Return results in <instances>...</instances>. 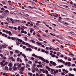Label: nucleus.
<instances>
[{
	"label": "nucleus",
	"mask_w": 76,
	"mask_h": 76,
	"mask_svg": "<svg viewBox=\"0 0 76 76\" xmlns=\"http://www.w3.org/2000/svg\"><path fill=\"white\" fill-rule=\"evenodd\" d=\"M1 10H3V11H4V10H5V9H4V8H1Z\"/></svg>",
	"instance_id": "nucleus-62"
},
{
	"label": "nucleus",
	"mask_w": 76,
	"mask_h": 76,
	"mask_svg": "<svg viewBox=\"0 0 76 76\" xmlns=\"http://www.w3.org/2000/svg\"><path fill=\"white\" fill-rule=\"evenodd\" d=\"M19 60H20V58H18L17 59L18 61H19Z\"/></svg>",
	"instance_id": "nucleus-56"
},
{
	"label": "nucleus",
	"mask_w": 76,
	"mask_h": 76,
	"mask_svg": "<svg viewBox=\"0 0 76 76\" xmlns=\"http://www.w3.org/2000/svg\"><path fill=\"white\" fill-rule=\"evenodd\" d=\"M21 64H19L18 66V67H19V68L21 67Z\"/></svg>",
	"instance_id": "nucleus-40"
},
{
	"label": "nucleus",
	"mask_w": 76,
	"mask_h": 76,
	"mask_svg": "<svg viewBox=\"0 0 76 76\" xmlns=\"http://www.w3.org/2000/svg\"><path fill=\"white\" fill-rule=\"evenodd\" d=\"M39 70H40V72H42V71H43V70H44V69H40Z\"/></svg>",
	"instance_id": "nucleus-43"
},
{
	"label": "nucleus",
	"mask_w": 76,
	"mask_h": 76,
	"mask_svg": "<svg viewBox=\"0 0 76 76\" xmlns=\"http://www.w3.org/2000/svg\"><path fill=\"white\" fill-rule=\"evenodd\" d=\"M9 70H10V71H11V70H12V68L11 67H10L9 68Z\"/></svg>",
	"instance_id": "nucleus-52"
},
{
	"label": "nucleus",
	"mask_w": 76,
	"mask_h": 76,
	"mask_svg": "<svg viewBox=\"0 0 76 76\" xmlns=\"http://www.w3.org/2000/svg\"><path fill=\"white\" fill-rule=\"evenodd\" d=\"M9 49H10V50H12V48L10 47H9Z\"/></svg>",
	"instance_id": "nucleus-53"
},
{
	"label": "nucleus",
	"mask_w": 76,
	"mask_h": 76,
	"mask_svg": "<svg viewBox=\"0 0 76 76\" xmlns=\"http://www.w3.org/2000/svg\"><path fill=\"white\" fill-rule=\"evenodd\" d=\"M50 35H52V36H54V37H55L56 36V35L54 34H53L51 33H50Z\"/></svg>",
	"instance_id": "nucleus-32"
},
{
	"label": "nucleus",
	"mask_w": 76,
	"mask_h": 76,
	"mask_svg": "<svg viewBox=\"0 0 76 76\" xmlns=\"http://www.w3.org/2000/svg\"><path fill=\"white\" fill-rule=\"evenodd\" d=\"M46 62L47 63H49V61L48 60H46Z\"/></svg>",
	"instance_id": "nucleus-57"
},
{
	"label": "nucleus",
	"mask_w": 76,
	"mask_h": 76,
	"mask_svg": "<svg viewBox=\"0 0 76 76\" xmlns=\"http://www.w3.org/2000/svg\"><path fill=\"white\" fill-rule=\"evenodd\" d=\"M5 18V16H1L0 18V19H3V18Z\"/></svg>",
	"instance_id": "nucleus-27"
},
{
	"label": "nucleus",
	"mask_w": 76,
	"mask_h": 76,
	"mask_svg": "<svg viewBox=\"0 0 76 76\" xmlns=\"http://www.w3.org/2000/svg\"><path fill=\"white\" fill-rule=\"evenodd\" d=\"M20 26H18V31H19V30H20Z\"/></svg>",
	"instance_id": "nucleus-33"
},
{
	"label": "nucleus",
	"mask_w": 76,
	"mask_h": 76,
	"mask_svg": "<svg viewBox=\"0 0 76 76\" xmlns=\"http://www.w3.org/2000/svg\"><path fill=\"white\" fill-rule=\"evenodd\" d=\"M52 64L54 66H56V65H57V64H56V63H55V62H53Z\"/></svg>",
	"instance_id": "nucleus-18"
},
{
	"label": "nucleus",
	"mask_w": 76,
	"mask_h": 76,
	"mask_svg": "<svg viewBox=\"0 0 76 76\" xmlns=\"http://www.w3.org/2000/svg\"><path fill=\"white\" fill-rule=\"evenodd\" d=\"M15 52L16 53H17V54H19V50H16L15 51Z\"/></svg>",
	"instance_id": "nucleus-19"
},
{
	"label": "nucleus",
	"mask_w": 76,
	"mask_h": 76,
	"mask_svg": "<svg viewBox=\"0 0 76 76\" xmlns=\"http://www.w3.org/2000/svg\"><path fill=\"white\" fill-rule=\"evenodd\" d=\"M8 34H9V35H10V36L12 35V32H11V31H8Z\"/></svg>",
	"instance_id": "nucleus-11"
},
{
	"label": "nucleus",
	"mask_w": 76,
	"mask_h": 76,
	"mask_svg": "<svg viewBox=\"0 0 76 76\" xmlns=\"http://www.w3.org/2000/svg\"><path fill=\"white\" fill-rule=\"evenodd\" d=\"M17 40H18L16 41V45H19V44H20V42H22L23 41L22 39H18ZM19 41H20V42Z\"/></svg>",
	"instance_id": "nucleus-1"
},
{
	"label": "nucleus",
	"mask_w": 76,
	"mask_h": 76,
	"mask_svg": "<svg viewBox=\"0 0 76 76\" xmlns=\"http://www.w3.org/2000/svg\"><path fill=\"white\" fill-rule=\"evenodd\" d=\"M29 51H32V49L30 48V49H29Z\"/></svg>",
	"instance_id": "nucleus-64"
},
{
	"label": "nucleus",
	"mask_w": 76,
	"mask_h": 76,
	"mask_svg": "<svg viewBox=\"0 0 76 76\" xmlns=\"http://www.w3.org/2000/svg\"><path fill=\"white\" fill-rule=\"evenodd\" d=\"M39 41H43V40H42V39L40 38H39Z\"/></svg>",
	"instance_id": "nucleus-44"
},
{
	"label": "nucleus",
	"mask_w": 76,
	"mask_h": 76,
	"mask_svg": "<svg viewBox=\"0 0 76 76\" xmlns=\"http://www.w3.org/2000/svg\"><path fill=\"white\" fill-rule=\"evenodd\" d=\"M11 62H10L9 64L8 65V66L9 67H12V64L11 63Z\"/></svg>",
	"instance_id": "nucleus-12"
},
{
	"label": "nucleus",
	"mask_w": 76,
	"mask_h": 76,
	"mask_svg": "<svg viewBox=\"0 0 76 76\" xmlns=\"http://www.w3.org/2000/svg\"><path fill=\"white\" fill-rule=\"evenodd\" d=\"M39 67L42 68V65H41V64H40L39 65Z\"/></svg>",
	"instance_id": "nucleus-55"
},
{
	"label": "nucleus",
	"mask_w": 76,
	"mask_h": 76,
	"mask_svg": "<svg viewBox=\"0 0 76 76\" xmlns=\"http://www.w3.org/2000/svg\"><path fill=\"white\" fill-rule=\"evenodd\" d=\"M12 61H15V59H14V58H12Z\"/></svg>",
	"instance_id": "nucleus-60"
},
{
	"label": "nucleus",
	"mask_w": 76,
	"mask_h": 76,
	"mask_svg": "<svg viewBox=\"0 0 76 76\" xmlns=\"http://www.w3.org/2000/svg\"><path fill=\"white\" fill-rule=\"evenodd\" d=\"M28 75H29L30 76H32L33 75V74H32V73H28Z\"/></svg>",
	"instance_id": "nucleus-21"
},
{
	"label": "nucleus",
	"mask_w": 76,
	"mask_h": 76,
	"mask_svg": "<svg viewBox=\"0 0 76 76\" xmlns=\"http://www.w3.org/2000/svg\"><path fill=\"white\" fill-rule=\"evenodd\" d=\"M2 47L3 48H6V46L5 45H2Z\"/></svg>",
	"instance_id": "nucleus-34"
},
{
	"label": "nucleus",
	"mask_w": 76,
	"mask_h": 76,
	"mask_svg": "<svg viewBox=\"0 0 76 76\" xmlns=\"http://www.w3.org/2000/svg\"><path fill=\"white\" fill-rule=\"evenodd\" d=\"M29 64H32V61H28Z\"/></svg>",
	"instance_id": "nucleus-46"
},
{
	"label": "nucleus",
	"mask_w": 76,
	"mask_h": 76,
	"mask_svg": "<svg viewBox=\"0 0 76 76\" xmlns=\"http://www.w3.org/2000/svg\"><path fill=\"white\" fill-rule=\"evenodd\" d=\"M61 49L63 50H65V49L64 48V46H63V45H61Z\"/></svg>",
	"instance_id": "nucleus-6"
},
{
	"label": "nucleus",
	"mask_w": 76,
	"mask_h": 76,
	"mask_svg": "<svg viewBox=\"0 0 76 76\" xmlns=\"http://www.w3.org/2000/svg\"><path fill=\"white\" fill-rule=\"evenodd\" d=\"M42 60L44 62H46L47 60L43 58V59Z\"/></svg>",
	"instance_id": "nucleus-30"
},
{
	"label": "nucleus",
	"mask_w": 76,
	"mask_h": 76,
	"mask_svg": "<svg viewBox=\"0 0 76 76\" xmlns=\"http://www.w3.org/2000/svg\"><path fill=\"white\" fill-rule=\"evenodd\" d=\"M67 66H69V67H70V66H71V63L70 62H68Z\"/></svg>",
	"instance_id": "nucleus-13"
},
{
	"label": "nucleus",
	"mask_w": 76,
	"mask_h": 76,
	"mask_svg": "<svg viewBox=\"0 0 76 76\" xmlns=\"http://www.w3.org/2000/svg\"><path fill=\"white\" fill-rule=\"evenodd\" d=\"M55 74H56L57 73H58V70H55V69L53 70Z\"/></svg>",
	"instance_id": "nucleus-5"
},
{
	"label": "nucleus",
	"mask_w": 76,
	"mask_h": 76,
	"mask_svg": "<svg viewBox=\"0 0 76 76\" xmlns=\"http://www.w3.org/2000/svg\"><path fill=\"white\" fill-rule=\"evenodd\" d=\"M30 41H31V42H32V43H33L34 44H35V41L33 40V39L31 40Z\"/></svg>",
	"instance_id": "nucleus-15"
},
{
	"label": "nucleus",
	"mask_w": 76,
	"mask_h": 76,
	"mask_svg": "<svg viewBox=\"0 0 76 76\" xmlns=\"http://www.w3.org/2000/svg\"><path fill=\"white\" fill-rule=\"evenodd\" d=\"M4 12L6 13H7L8 14H9V13H9V11L7 10H5V11H4Z\"/></svg>",
	"instance_id": "nucleus-9"
},
{
	"label": "nucleus",
	"mask_w": 76,
	"mask_h": 76,
	"mask_svg": "<svg viewBox=\"0 0 76 76\" xmlns=\"http://www.w3.org/2000/svg\"><path fill=\"white\" fill-rule=\"evenodd\" d=\"M56 41H58V42H60V40H59L56 39Z\"/></svg>",
	"instance_id": "nucleus-61"
},
{
	"label": "nucleus",
	"mask_w": 76,
	"mask_h": 76,
	"mask_svg": "<svg viewBox=\"0 0 76 76\" xmlns=\"http://www.w3.org/2000/svg\"><path fill=\"white\" fill-rule=\"evenodd\" d=\"M30 49V48H26V50L27 51H29V50Z\"/></svg>",
	"instance_id": "nucleus-41"
},
{
	"label": "nucleus",
	"mask_w": 76,
	"mask_h": 76,
	"mask_svg": "<svg viewBox=\"0 0 76 76\" xmlns=\"http://www.w3.org/2000/svg\"><path fill=\"white\" fill-rule=\"evenodd\" d=\"M12 69L13 70L15 71L17 70V67L16 66H13Z\"/></svg>",
	"instance_id": "nucleus-4"
},
{
	"label": "nucleus",
	"mask_w": 76,
	"mask_h": 76,
	"mask_svg": "<svg viewBox=\"0 0 76 76\" xmlns=\"http://www.w3.org/2000/svg\"><path fill=\"white\" fill-rule=\"evenodd\" d=\"M37 44L38 45H42V43H39L38 42H37Z\"/></svg>",
	"instance_id": "nucleus-16"
},
{
	"label": "nucleus",
	"mask_w": 76,
	"mask_h": 76,
	"mask_svg": "<svg viewBox=\"0 0 76 76\" xmlns=\"http://www.w3.org/2000/svg\"><path fill=\"white\" fill-rule=\"evenodd\" d=\"M70 3L71 4H73V2H72V1L70 2Z\"/></svg>",
	"instance_id": "nucleus-59"
},
{
	"label": "nucleus",
	"mask_w": 76,
	"mask_h": 76,
	"mask_svg": "<svg viewBox=\"0 0 76 76\" xmlns=\"http://www.w3.org/2000/svg\"><path fill=\"white\" fill-rule=\"evenodd\" d=\"M9 28H10V29H13V28H14V27H11L10 26H9Z\"/></svg>",
	"instance_id": "nucleus-31"
},
{
	"label": "nucleus",
	"mask_w": 76,
	"mask_h": 76,
	"mask_svg": "<svg viewBox=\"0 0 76 76\" xmlns=\"http://www.w3.org/2000/svg\"><path fill=\"white\" fill-rule=\"evenodd\" d=\"M69 33H70V34H71L72 35H75V33L73 32H69Z\"/></svg>",
	"instance_id": "nucleus-42"
},
{
	"label": "nucleus",
	"mask_w": 76,
	"mask_h": 76,
	"mask_svg": "<svg viewBox=\"0 0 76 76\" xmlns=\"http://www.w3.org/2000/svg\"><path fill=\"white\" fill-rule=\"evenodd\" d=\"M28 6V7H29V8H31V9H33V7H31V6Z\"/></svg>",
	"instance_id": "nucleus-50"
},
{
	"label": "nucleus",
	"mask_w": 76,
	"mask_h": 76,
	"mask_svg": "<svg viewBox=\"0 0 76 76\" xmlns=\"http://www.w3.org/2000/svg\"><path fill=\"white\" fill-rule=\"evenodd\" d=\"M32 56L33 57H36L37 56V55H35V54H33Z\"/></svg>",
	"instance_id": "nucleus-25"
},
{
	"label": "nucleus",
	"mask_w": 76,
	"mask_h": 76,
	"mask_svg": "<svg viewBox=\"0 0 76 76\" xmlns=\"http://www.w3.org/2000/svg\"><path fill=\"white\" fill-rule=\"evenodd\" d=\"M69 75V76H75L74 75L72 74L71 73H69V75Z\"/></svg>",
	"instance_id": "nucleus-22"
},
{
	"label": "nucleus",
	"mask_w": 76,
	"mask_h": 76,
	"mask_svg": "<svg viewBox=\"0 0 76 76\" xmlns=\"http://www.w3.org/2000/svg\"><path fill=\"white\" fill-rule=\"evenodd\" d=\"M26 67L28 68V67H29L30 66H29V65L28 64H26Z\"/></svg>",
	"instance_id": "nucleus-23"
},
{
	"label": "nucleus",
	"mask_w": 76,
	"mask_h": 76,
	"mask_svg": "<svg viewBox=\"0 0 76 76\" xmlns=\"http://www.w3.org/2000/svg\"><path fill=\"white\" fill-rule=\"evenodd\" d=\"M37 57V58H39V59H41V60H43L44 59V58L41 57V56H37L36 55V57Z\"/></svg>",
	"instance_id": "nucleus-2"
},
{
	"label": "nucleus",
	"mask_w": 76,
	"mask_h": 76,
	"mask_svg": "<svg viewBox=\"0 0 76 76\" xmlns=\"http://www.w3.org/2000/svg\"><path fill=\"white\" fill-rule=\"evenodd\" d=\"M23 49H25V48H26V46H23Z\"/></svg>",
	"instance_id": "nucleus-58"
},
{
	"label": "nucleus",
	"mask_w": 76,
	"mask_h": 76,
	"mask_svg": "<svg viewBox=\"0 0 76 76\" xmlns=\"http://www.w3.org/2000/svg\"><path fill=\"white\" fill-rule=\"evenodd\" d=\"M42 52V53H44L45 52V50H43V49H42L41 50Z\"/></svg>",
	"instance_id": "nucleus-36"
},
{
	"label": "nucleus",
	"mask_w": 76,
	"mask_h": 76,
	"mask_svg": "<svg viewBox=\"0 0 76 76\" xmlns=\"http://www.w3.org/2000/svg\"><path fill=\"white\" fill-rule=\"evenodd\" d=\"M1 2L2 3H3V4H5V2L4 1H1Z\"/></svg>",
	"instance_id": "nucleus-49"
},
{
	"label": "nucleus",
	"mask_w": 76,
	"mask_h": 76,
	"mask_svg": "<svg viewBox=\"0 0 76 76\" xmlns=\"http://www.w3.org/2000/svg\"><path fill=\"white\" fill-rule=\"evenodd\" d=\"M5 61H6L5 60H4L2 61V62L4 63H5Z\"/></svg>",
	"instance_id": "nucleus-51"
},
{
	"label": "nucleus",
	"mask_w": 76,
	"mask_h": 76,
	"mask_svg": "<svg viewBox=\"0 0 76 76\" xmlns=\"http://www.w3.org/2000/svg\"><path fill=\"white\" fill-rule=\"evenodd\" d=\"M33 25H33V24H32L31 23L29 25V26H30V27H31V26H33Z\"/></svg>",
	"instance_id": "nucleus-28"
},
{
	"label": "nucleus",
	"mask_w": 76,
	"mask_h": 76,
	"mask_svg": "<svg viewBox=\"0 0 76 76\" xmlns=\"http://www.w3.org/2000/svg\"><path fill=\"white\" fill-rule=\"evenodd\" d=\"M66 74V72H62L61 75H63V76H64V75H65Z\"/></svg>",
	"instance_id": "nucleus-24"
},
{
	"label": "nucleus",
	"mask_w": 76,
	"mask_h": 76,
	"mask_svg": "<svg viewBox=\"0 0 76 76\" xmlns=\"http://www.w3.org/2000/svg\"><path fill=\"white\" fill-rule=\"evenodd\" d=\"M37 35L38 36V37H39V38H41V36L39 35V34L38 33H37Z\"/></svg>",
	"instance_id": "nucleus-17"
},
{
	"label": "nucleus",
	"mask_w": 76,
	"mask_h": 76,
	"mask_svg": "<svg viewBox=\"0 0 76 76\" xmlns=\"http://www.w3.org/2000/svg\"><path fill=\"white\" fill-rule=\"evenodd\" d=\"M58 20L59 22H61V20H60V19H58Z\"/></svg>",
	"instance_id": "nucleus-45"
},
{
	"label": "nucleus",
	"mask_w": 76,
	"mask_h": 76,
	"mask_svg": "<svg viewBox=\"0 0 76 76\" xmlns=\"http://www.w3.org/2000/svg\"><path fill=\"white\" fill-rule=\"evenodd\" d=\"M68 61H72V59H71V58H68Z\"/></svg>",
	"instance_id": "nucleus-37"
},
{
	"label": "nucleus",
	"mask_w": 76,
	"mask_h": 76,
	"mask_svg": "<svg viewBox=\"0 0 76 76\" xmlns=\"http://www.w3.org/2000/svg\"><path fill=\"white\" fill-rule=\"evenodd\" d=\"M23 28H24V29H26V28H27V27H23Z\"/></svg>",
	"instance_id": "nucleus-63"
},
{
	"label": "nucleus",
	"mask_w": 76,
	"mask_h": 76,
	"mask_svg": "<svg viewBox=\"0 0 76 76\" xmlns=\"http://www.w3.org/2000/svg\"><path fill=\"white\" fill-rule=\"evenodd\" d=\"M5 69L6 70H7V71L8 70V67H7V66H5Z\"/></svg>",
	"instance_id": "nucleus-20"
},
{
	"label": "nucleus",
	"mask_w": 76,
	"mask_h": 76,
	"mask_svg": "<svg viewBox=\"0 0 76 76\" xmlns=\"http://www.w3.org/2000/svg\"><path fill=\"white\" fill-rule=\"evenodd\" d=\"M69 55H70V56H74V55L73 54L69 53Z\"/></svg>",
	"instance_id": "nucleus-48"
},
{
	"label": "nucleus",
	"mask_w": 76,
	"mask_h": 76,
	"mask_svg": "<svg viewBox=\"0 0 76 76\" xmlns=\"http://www.w3.org/2000/svg\"><path fill=\"white\" fill-rule=\"evenodd\" d=\"M24 69H25V66H24L23 67H22L21 68V71H23V70H25Z\"/></svg>",
	"instance_id": "nucleus-3"
},
{
	"label": "nucleus",
	"mask_w": 76,
	"mask_h": 76,
	"mask_svg": "<svg viewBox=\"0 0 76 76\" xmlns=\"http://www.w3.org/2000/svg\"><path fill=\"white\" fill-rule=\"evenodd\" d=\"M10 7L11 8V9H13L15 8V7H14L13 6H11Z\"/></svg>",
	"instance_id": "nucleus-35"
},
{
	"label": "nucleus",
	"mask_w": 76,
	"mask_h": 76,
	"mask_svg": "<svg viewBox=\"0 0 76 76\" xmlns=\"http://www.w3.org/2000/svg\"><path fill=\"white\" fill-rule=\"evenodd\" d=\"M3 31L4 32H6V34H8V31L7 30L6 31L4 29H3Z\"/></svg>",
	"instance_id": "nucleus-8"
},
{
	"label": "nucleus",
	"mask_w": 76,
	"mask_h": 76,
	"mask_svg": "<svg viewBox=\"0 0 76 76\" xmlns=\"http://www.w3.org/2000/svg\"><path fill=\"white\" fill-rule=\"evenodd\" d=\"M52 57H56V56H55V54L53 55L52 56Z\"/></svg>",
	"instance_id": "nucleus-39"
},
{
	"label": "nucleus",
	"mask_w": 76,
	"mask_h": 76,
	"mask_svg": "<svg viewBox=\"0 0 76 76\" xmlns=\"http://www.w3.org/2000/svg\"><path fill=\"white\" fill-rule=\"evenodd\" d=\"M10 18L7 17V21L9 22V20H10Z\"/></svg>",
	"instance_id": "nucleus-26"
},
{
	"label": "nucleus",
	"mask_w": 76,
	"mask_h": 76,
	"mask_svg": "<svg viewBox=\"0 0 76 76\" xmlns=\"http://www.w3.org/2000/svg\"><path fill=\"white\" fill-rule=\"evenodd\" d=\"M10 53L11 54H13V51H10Z\"/></svg>",
	"instance_id": "nucleus-38"
},
{
	"label": "nucleus",
	"mask_w": 76,
	"mask_h": 76,
	"mask_svg": "<svg viewBox=\"0 0 76 76\" xmlns=\"http://www.w3.org/2000/svg\"><path fill=\"white\" fill-rule=\"evenodd\" d=\"M34 27L36 29H39V27H37L35 25L34 26Z\"/></svg>",
	"instance_id": "nucleus-10"
},
{
	"label": "nucleus",
	"mask_w": 76,
	"mask_h": 76,
	"mask_svg": "<svg viewBox=\"0 0 76 76\" xmlns=\"http://www.w3.org/2000/svg\"><path fill=\"white\" fill-rule=\"evenodd\" d=\"M11 39H12V40H14V41H15L16 39V37H12Z\"/></svg>",
	"instance_id": "nucleus-14"
},
{
	"label": "nucleus",
	"mask_w": 76,
	"mask_h": 76,
	"mask_svg": "<svg viewBox=\"0 0 76 76\" xmlns=\"http://www.w3.org/2000/svg\"><path fill=\"white\" fill-rule=\"evenodd\" d=\"M45 72H46V75H48V71L47 70H46L45 71Z\"/></svg>",
	"instance_id": "nucleus-29"
},
{
	"label": "nucleus",
	"mask_w": 76,
	"mask_h": 76,
	"mask_svg": "<svg viewBox=\"0 0 76 76\" xmlns=\"http://www.w3.org/2000/svg\"><path fill=\"white\" fill-rule=\"evenodd\" d=\"M33 69H34V70H36V71H37V72H38V71H39L38 69L37 68H35V67H33Z\"/></svg>",
	"instance_id": "nucleus-7"
},
{
	"label": "nucleus",
	"mask_w": 76,
	"mask_h": 76,
	"mask_svg": "<svg viewBox=\"0 0 76 76\" xmlns=\"http://www.w3.org/2000/svg\"><path fill=\"white\" fill-rule=\"evenodd\" d=\"M0 64L1 66H2V65L3 64V63L2 62H0Z\"/></svg>",
	"instance_id": "nucleus-54"
},
{
	"label": "nucleus",
	"mask_w": 76,
	"mask_h": 76,
	"mask_svg": "<svg viewBox=\"0 0 76 76\" xmlns=\"http://www.w3.org/2000/svg\"><path fill=\"white\" fill-rule=\"evenodd\" d=\"M68 63L67 62H66V63L65 64V66H67V65H68Z\"/></svg>",
	"instance_id": "nucleus-47"
}]
</instances>
